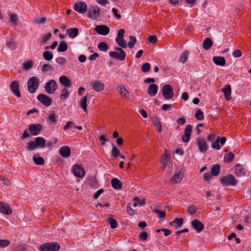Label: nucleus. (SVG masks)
Masks as SVG:
<instances>
[{
  "mask_svg": "<svg viewBox=\"0 0 251 251\" xmlns=\"http://www.w3.org/2000/svg\"><path fill=\"white\" fill-rule=\"evenodd\" d=\"M115 51L109 52V56L121 61L124 60L126 58V53L124 50L119 47L115 48Z\"/></svg>",
  "mask_w": 251,
  "mask_h": 251,
  "instance_id": "1",
  "label": "nucleus"
},
{
  "mask_svg": "<svg viewBox=\"0 0 251 251\" xmlns=\"http://www.w3.org/2000/svg\"><path fill=\"white\" fill-rule=\"evenodd\" d=\"M60 249L57 243H47L41 245L38 248L40 251H57Z\"/></svg>",
  "mask_w": 251,
  "mask_h": 251,
  "instance_id": "2",
  "label": "nucleus"
},
{
  "mask_svg": "<svg viewBox=\"0 0 251 251\" xmlns=\"http://www.w3.org/2000/svg\"><path fill=\"white\" fill-rule=\"evenodd\" d=\"M39 87V79L35 76L30 77L27 82L28 90L30 93H34Z\"/></svg>",
  "mask_w": 251,
  "mask_h": 251,
  "instance_id": "3",
  "label": "nucleus"
},
{
  "mask_svg": "<svg viewBox=\"0 0 251 251\" xmlns=\"http://www.w3.org/2000/svg\"><path fill=\"white\" fill-rule=\"evenodd\" d=\"M72 172L75 176L78 178L82 177L85 175L84 168L78 164H75L72 166Z\"/></svg>",
  "mask_w": 251,
  "mask_h": 251,
  "instance_id": "4",
  "label": "nucleus"
},
{
  "mask_svg": "<svg viewBox=\"0 0 251 251\" xmlns=\"http://www.w3.org/2000/svg\"><path fill=\"white\" fill-rule=\"evenodd\" d=\"M162 92L164 98L167 100L171 99L174 96L173 88L169 84L163 86Z\"/></svg>",
  "mask_w": 251,
  "mask_h": 251,
  "instance_id": "5",
  "label": "nucleus"
},
{
  "mask_svg": "<svg viewBox=\"0 0 251 251\" xmlns=\"http://www.w3.org/2000/svg\"><path fill=\"white\" fill-rule=\"evenodd\" d=\"M125 32V31L124 29H119L118 32L117 37L116 38L117 44L123 48H126L127 47L126 42L123 38Z\"/></svg>",
  "mask_w": 251,
  "mask_h": 251,
  "instance_id": "6",
  "label": "nucleus"
},
{
  "mask_svg": "<svg viewBox=\"0 0 251 251\" xmlns=\"http://www.w3.org/2000/svg\"><path fill=\"white\" fill-rule=\"evenodd\" d=\"M57 86L56 81L53 79L49 80L45 85V89L47 93L53 94L57 89Z\"/></svg>",
  "mask_w": 251,
  "mask_h": 251,
  "instance_id": "7",
  "label": "nucleus"
},
{
  "mask_svg": "<svg viewBox=\"0 0 251 251\" xmlns=\"http://www.w3.org/2000/svg\"><path fill=\"white\" fill-rule=\"evenodd\" d=\"M100 9L98 6H93L89 8L88 12V18L96 20L100 15Z\"/></svg>",
  "mask_w": 251,
  "mask_h": 251,
  "instance_id": "8",
  "label": "nucleus"
},
{
  "mask_svg": "<svg viewBox=\"0 0 251 251\" xmlns=\"http://www.w3.org/2000/svg\"><path fill=\"white\" fill-rule=\"evenodd\" d=\"M74 8L78 13L83 14L87 11V6L84 2L79 1L74 5Z\"/></svg>",
  "mask_w": 251,
  "mask_h": 251,
  "instance_id": "9",
  "label": "nucleus"
},
{
  "mask_svg": "<svg viewBox=\"0 0 251 251\" xmlns=\"http://www.w3.org/2000/svg\"><path fill=\"white\" fill-rule=\"evenodd\" d=\"M221 181L222 184L226 186L229 184L235 186L237 184V181L235 180V177L232 175L225 176L221 179Z\"/></svg>",
  "mask_w": 251,
  "mask_h": 251,
  "instance_id": "10",
  "label": "nucleus"
},
{
  "mask_svg": "<svg viewBox=\"0 0 251 251\" xmlns=\"http://www.w3.org/2000/svg\"><path fill=\"white\" fill-rule=\"evenodd\" d=\"M192 126L191 125H188L186 126L181 137L183 142H188L189 141L192 133Z\"/></svg>",
  "mask_w": 251,
  "mask_h": 251,
  "instance_id": "11",
  "label": "nucleus"
},
{
  "mask_svg": "<svg viewBox=\"0 0 251 251\" xmlns=\"http://www.w3.org/2000/svg\"><path fill=\"white\" fill-rule=\"evenodd\" d=\"M37 100L46 106H50L52 102V100L45 94H39L37 96Z\"/></svg>",
  "mask_w": 251,
  "mask_h": 251,
  "instance_id": "12",
  "label": "nucleus"
},
{
  "mask_svg": "<svg viewBox=\"0 0 251 251\" xmlns=\"http://www.w3.org/2000/svg\"><path fill=\"white\" fill-rule=\"evenodd\" d=\"M92 89L97 92H101L103 90L105 85L100 80H94L91 82Z\"/></svg>",
  "mask_w": 251,
  "mask_h": 251,
  "instance_id": "13",
  "label": "nucleus"
},
{
  "mask_svg": "<svg viewBox=\"0 0 251 251\" xmlns=\"http://www.w3.org/2000/svg\"><path fill=\"white\" fill-rule=\"evenodd\" d=\"M95 31L100 35L105 36L109 33V28L105 25H100L96 26Z\"/></svg>",
  "mask_w": 251,
  "mask_h": 251,
  "instance_id": "14",
  "label": "nucleus"
},
{
  "mask_svg": "<svg viewBox=\"0 0 251 251\" xmlns=\"http://www.w3.org/2000/svg\"><path fill=\"white\" fill-rule=\"evenodd\" d=\"M192 226L198 233H200L204 229L203 224L197 219H194L192 221Z\"/></svg>",
  "mask_w": 251,
  "mask_h": 251,
  "instance_id": "15",
  "label": "nucleus"
},
{
  "mask_svg": "<svg viewBox=\"0 0 251 251\" xmlns=\"http://www.w3.org/2000/svg\"><path fill=\"white\" fill-rule=\"evenodd\" d=\"M42 129V126L40 124H31L29 126V130L31 135L35 136L39 134Z\"/></svg>",
  "mask_w": 251,
  "mask_h": 251,
  "instance_id": "16",
  "label": "nucleus"
},
{
  "mask_svg": "<svg viewBox=\"0 0 251 251\" xmlns=\"http://www.w3.org/2000/svg\"><path fill=\"white\" fill-rule=\"evenodd\" d=\"M196 143L201 152H204L206 151L207 144L203 139L197 138L196 139Z\"/></svg>",
  "mask_w": 251,
  "mask_h": 251,
  "instance_id": "17",
  "label": "nucleus"
},
{
  "mask_svg": "<svg viewBox=\"0 0 251 251\" xmlns=\"http://www.w3.org/2000/svg\"><path fill=\"white\" fill-rule=\"evenodd\" d=\"M170 158L171 154L169 151L167 150H165L161 160V164L163 167V169H164V168L168 165Z\"/></svg>",
  "mask_w": 251,
  "mask_h": 251,
  "instance_id": "18",
  "label": "nucleus"
},
{
  "mask_svg": "<svg viewBox=\"0 0 251 251\" xmlns=\"http://www.w3.org/2000/svg\"><path fill=\"white\" fill-rule=\"evenodd\" d=\"M10 88L16 97L18 98L21 97V94L19 90V83L17 81H12L10 84Z\"/></svg>",
  "mask_w": 251,
  "mask_h": 251,
  "instance_id": "19",
  "label": "nucleus"
},
{
  "mask_svg": "<svg viewBox=\"0 0 251 251\" xmlns=\"http://www.w3.org/2000/svg\"><path fill=\"white\" fill-rule=\"evenodd\" d=\"M138 206L137 202L135 198L133 199L132 202L130 203L127 206V212L129 215H133L136 212V209H132V207L135 208Z\"/></svg>",
  "mask_w": 251,
  "mask_h": 251,
  "instance_id": "20",
  "label": "nucleus"
},
{
  "mask_svg": "<svg viewBox=\"0 0 251 251\" xmlns=\"http://www.w3.org/2000/svg\"><path fill=\"white\" fill-rule=\"evenodd\" d=\"M183 177V173L181 171H179L174 175L170 179V182L172 184L178 183L181 181Z\"/></svg>",
  "mask_w": 251,
  "mask_h": 251,
  "instance_id": "21",
  "label": "nucleus"
},
{
  "mask_svg": "<svg viewBox=\"0 0 251 251\" xmlns=\"http://www.w3.org/2000/svg\"><path fill=\"white\" fill-rule=\"evenodd\" d=\"M0 211L7 215L12 213V210L10 208L9 205L4 202H0Z\"/></svg>",
  "mask_w": 251,
  "mask_h": 251,
  "instance_id": "22",
  "label": "nucleus"
},
{
  "mask_svg": "<svg viewBox=\"0 0 251 251\" xmlns=\"http://www.w3.org/2000/svg\"><path fill=\"white\" fill-rule=\"evenodd\" d=\"M59 153L64 158L68 157L71 155V150L68 146H63L59 149Z\"/></svg>",
  "mask_w": 251,
  "mask_h": 251,
  "instance_id": "23",
  "label": "nucleus"
},
{
  "mask_svg": "<svg viewBox=\"0 0 251 251\" xmlns=\"http://www.w3.org/2000/svg\"><path fill=\"white\" fill-rule=\"evenodd\" d=\"M59 81L61 85L66 87H70L72 84L70 80L66 75H61L60 76Z\"/></svg>",
  "mask_w": 251,
  "mask_h": 251,
  "instance_id": "24",
  "label": "nucleus"
},
{
  "mask_svg": "<svg viewBox=\"0 0 251 251\" xmlns=\"http://www.w3.org/2000/svg\"><path fill=\"white\" fill-rule=\"evenodd\" d=\"M158 91L157 86L155 84H150L148 88V94L149 96L152 97L155 96Z\"/></svg>",
  "mask_w": 251,
  "mask_h": 251,
  "instance_id": "25",
  "label": "nucleus"
},
{
  "mask_svg": "<svg viewBox=\"0 0 251 251\" xmlns=\"http://www.w3.org/2000/svg\"><path fill=\"white\" fill-rule=\"evenodd\" d=\"M117 90L123 97L126 99L129 98V92L126 90L124 85H121L118 86L117 87Z\"/></svg>",
  "mask_w": 251,
  "mask_h": 251,
  "instance_id": "26",
  "label": "nucleus"
},
{
  "mask_svg": "<svg viewBox=\"0 0 251 251\" xmlns=\"http://www.w3.org/2000/svg\"><path fill=\"white\" fill-rule=\"evenodd\" d=\"M222 91L224 93L225 99L227 100H229L231 99V97L230 96L231 93L230 85H226L225 87L222 89Z\"/></svg>",
  "mask_w": 251,
  "mask_h": 251,
  "instance_id": "27",
  "label": "nucleus"
},
{
  "mask_svg": "<svg viewBox=\"0 0 251 251\" xmlns=\"http://www.w3.org/2000/svg\"><path fill=\"white\" fill-rule=\"evenodd\" d=\"M213 61L216 65L221 66H225L226 63L224 57L219 56L213 57Z\"/></svg>",
  "mask_w": 251,
  "mask_h": 251,
  "instance_id": "28",
  "label": "nucleus"
},
{
  "mask_svg": "<svg viewBox=\"0 0 251 251\" xmlns=\"http://www.w3.org/2000/svg\"><path fill=\"white\" fill-rule=\"evenodd\" d=\"M235 172L236 175L238 177H242L246 175L244 168L240 165H237L235 166Z\"/></svg>",
  "mask_w": 251,
  "mask_h": 251,
  "instance_id": "29",
  "label": "nucleus"
},
{
  "mask_svg": "<svg viewBox=\"0 0 251 251\" xmlns=\"http://www.w3.org/2000/svg\"><path fill=\"white\" fill-rule=\"evenodd\" d=\"M67 33L70 38H74L78 35V29L76 27L68 29L67 30Z\"/></svg>",
  "mask_w": 251,
  "mask_h": 251,
  "instance_id": "30",
  "label": "nucleus"
},
{
  "mask_svg": "<svg viewBox=\"0 0 251 251\" xmlns=\"http://www.w3.org/2000/svg\"><path fill=\"white\" fill-rule=\"evenodd\" d=\"M183 222V220L182 218H176L174 221L170 222V225L177 229L181 226Z\"/></svg>",
  "mask_w": 251,
  "mask_h": 251,
  "instance_id": "31",
  "label": "nucleus"
},
{
  "mask_svg": "<svg viewBox=\"0 0 251 251\" xmlns=\"http://www.w3.org/2000/svg\"><path fill=\"white\" fill-rule=\"evenodd\" d=\"M111 182L112 187L115 189H120L122 187V183L118 178L112 179Z\"/></svg>",
  "mask_w": 251,
  "mask_h": 251,
  "instance_id": "32",
  "label": "nucleus"
},
{
  "mask_svg": "<svg viewBox=\"0 0 251 251\" xmlns=\"http://www.w3.org/2000/svg\"><path fill=\"white\" fill-rule=\"evenodd\" d=\"M189 52L187 50L183 51L179 57V61L181 63L184 64L188 60Z\"/></svg>",
  "mask_w": 251,
  "mask_h": 251,
  "instance_id": "33",
  "label": "nucleus"
},
{
  "mask_svg": "<svg viewBox=\"0 0 251 251\" xmlns=\"http://www.w3.org/2000/svg\"><path fill=\"white\" fill-rule=\"evenodd\" d=\"M35 142L37 147H40L41 148H44L45 147L46 141L43 137H38L36 138L35 139Z\"/></svg>",
  "mask_w": 251,
  "mask_h": 251,
  "instance_id": "34",
  "label": "nucleus"
},
{
  "mask_svg": "<svg viewBox=\"0 0 251 251\" xmlns=\"http://www.w3.org/2000/svg\"><path fill=\"white\" fill-rule=\"evenodd\" d=\"M203 48L205 50H209L212 46V41L209 38H206L203 42Z\"/></svg>",
  "mask_w": 251,
  "mask_h": 251,
  "instance_id": "35",
  "label": "nucleus"
},
{
  "mask_svg": "<svg viewBox=\"0 0 251 251\" xmlns=\"http://www.w3.org/2000/svg\"><path fill=\"white\" fill-rule=\"evenodd\" d=\"M6 45L11 50H14L17 48L16 42L11 39H8L6 40Z\"/></svg>",
  "mask_w": 251,
  "mask_h": 251,
  "instance_id": "36",
  "label": "nucleus"
},
{
  "mask_svg": "<svg viewBox=\"0 0 251 251\" xmlns=\"http://www.w3.org/2000/svg\"><path fill=\"white\" fill-rule=\"evenodd\" d=\"M68 49V45L64 41H61L58 47L57 51L59 52H64Z\"/></svg>",
  "mask_w": 251,
  "mask_h": 251,
  "instance_id": "37",
  "label": "nucleus"
},
{
  "mask_svg": "<svg viewBox=\"0 0 251 251\" xmlns=\"http://www.w3.org/2000/svg\"><path fill=\"white\" fill-rule=\"evenodd\" d=\"M33 160L34 162L38 165H42L44 164V159L42 157L37 156L36 155L33 156Z\"/></svg>",
  "mask_w": 251,
  "mask_h": 251,
  "instance_id": "38",
  "label": "nucleus"
},
{
  "mask_svg": "<svg viewBox=\"0 0 251 251\" xmlns=\"http://www.w3.org/2000/svg\"><path fill=\"white\" fill-rule=\"evenodd\" d=\"M87 97L85 96L82 98L80 101V107L86 112H87Z\"/></svg>",
  "mask_w": 251,
  "mask_h": 251,
  "instance_id": "39",
  "label": "nucleus"
},
{
  "mask_svg": "<svg viewBox=\"0 0 251 251\" xmlns=\"http://www.w3.org/2000/svg\"><path fill=\"white\" fill-rule=\"evenodd\" d=\"M43 56L45 60L50 61L53 58V55L50 51L46 50L43 52Z\"/></svg>",
  "mask_w": 251,
  "mask_h": 251,
  "instance_id": "40",
  "label": "nucleus"
},
{
  "mask_svg": "<svg viewBox=\"0 0 251 251\" xmlns=\"http://www.w3.org/2000/svg\"><path fill=\"white\" fill-rule=\"evenodd\" d=\"M69 95L70 93L68 92V89L66 88H64L61 91L60 99L64 101L69 97Z\"/></svg>",
  "mask_w": 251,
  "mask_h": 251,
  "instance_id": "41",
  "label": "nucleus"
},
{
  "mask_svg": "<svg viewBox=\"0 0 251 251\" xmlns=\"http://www.w3.org/2000/svg\"><path fill=\"white\" fill-rule=\"evenodd\" d=\"M234 158V154L231 151L226 154L224 156V160L226 162H231Z\"/></svg>",
  "mask_w": 251,
  "mask_h": 251,
  "instance_id": "42",
  "label": "nucleus"
},
{
  "mask_svg": "<svg viewBox=\"0 0 251 251\" xmlns=\"http://www.w3.org/2000/svg\"><path fill=\"white\" fill-rule=\"evenodd\" d=\"M220 137H218L217 138V139H216V140L213 142L212 146H211L212 148H213V149L216 150H219L221 148V147L219 144L220 143Z\"/></svg>",
  "mask_w": 251,
  "mask_h": 251,
  "instance_id": "43",
  "label": "nucleus"
},
{
  "mask_svg": "<svg viewBox=\"0 0 251 251\" xmlns=\"http://www.w3.org/2000/svg\"><path fill=\"white\" fill-rule=\"evenodd\" d=\"M107 220L111 228L114 229L117 227V222L116 219L112 217H109L108 218Z\"/></svg>",
  "mask_w": 251,
  "mask_h": 251,
  "instance_id": "44",
  "label": "nucleus"
},
{
  "mask_svg": "<svg viewBox=\"0 0 251 251\" xmlns=\"http://www.w3.org/2000/svg\"><path fill=\"white\" fill-rule=\"evenodd\" d=\"M220 167L219 165H215L212 167L211 172L215 176H217L219 174Z\"/></svg>",
  "mask_w": 251,
  "mask_h": 251,
  "instance_id": "45",
  "label": "nucleus"
},
{
  "mask_svg": "<svg viewBox=\"0 0 251 251\" xmlns=\"http://www.w3.org/2000/svg\"><path fill=\"white\" fill-rule=\"evenodd\" d=\"M98 48L99 50L102 51H106L108 50L107 45L104 42H100L98 45Z\"/></svg>",
  "mask_w": 251,
  "mask_h": 251,
  "instance_id": "46",
  "label": "nucleus"
},
{
  "mask_svg": "<svg viewBox=\"0 0 251 251\" xmlns=\"http://www.w3.org/2000/svg\"><path fill=\"white\" fill-rule=\"evenodd\" d=\"M33 66V63L31 61H28L24 62L23 64V68L25 70H27L31 69Z\"/></svg>",
  "mask_w": 251,
  "mask_h": 251,
  "instance_id": "47",
  "label": "nucleus"
},
{
  "mask_svg": "<svg viewBox=\"0 0 251 251\" xmlns=\"http://www.w3.org/2000/svg\"><path fill=\"white\" fill-rule=\"evenodd\" d=\"M153 126L157 128V130L159 132L162 131V126L160 122L156 119L153 120Z\"/></svg>",
  "mask_w": 251,
  "mask_h": 251,
  "instance_id": "48",
  "label": "nucleus"
},
{
  "mask_svg": "<svg viewBox=\"0 0 251 251\" xmlns=\"http://www.w3.org/2000/svg\"><path fill=\"white\" fill-rule=\"evenodd\" d=\"M130 41L128 43V47L130 49H132L134 47V44L136 42V39L135 37L132 36H130L129 37Z\"/></svg>",
  "mask_w": 251,
  "mask_h": 251,
  "instance_id": "49",
  "label": "nucleus"
},
{
  "mask_svg": "<svg viewBox=\"0 0 251 251\" xmlns=\"http://www.w3.org/2000/svg\"><path fill=\"white\" fill-rule=\"evenodd\" d=\"M195 117L198 120H201L203 119V115L200 109L196 110L195 113Z\"/></svg>",
  "mask_w": 251,
  "mask_h": 251,
  "instance_id": "50",
  "label": "nucleus"
},
{
  "mask_svg": "<svg viewBox=\"0 0 251 251\" xmlns=\"http://www.w3.org/2000/svg\"><path fill=\"white\" fill-rule=\"evenodd\" d=\"M151 65L149 63H144L141 67V70L144 73L148 72L150 71Z\"/></svg>",
  "mask_w": 251,
  "mask_h": 251,
  "instance_id": "51",
  "label": "nucleus"
},
{
  "mask_svg": "<svg viewBox=\"0 0 251 251\" xmlns=\"http://www.w3.org/2000/svg\"><path fill=\"white\" fill-rule=\"evenodd\" d=\"M112 146L113 147L111 152L112 156L113 157L118 156L120 153L119 150L113 145V144H112Z\"/></svg>",
  "mask_w": 251,
  "mask_h": 251,
  "instance_id": "52",
  "label": "nucleus"
},
{
  "mask_svg": "<svg viewBox=\"0 0 251 251\" xmlns=\"http://www.w3.org/2000/svg\"><path fill=\"white\" fill-rule=\"evenodd\" d=\"M52 70V66L49 64H45L42 66V70L43 72H49Z\"/></svg>",
  "mask_w": 251,
  "mask_h": 251,
  "instance_id": "53",
  "label": "nucleus"
},
{
  "mask_svg": "<svg viewBox=\"0 0 251 251\" xmlns=\"http://www.w3.org/2000/svg\"><path fill=\"white\" fill-rule=\"evenodd\" d=\"M56 62L60 65H63L67 62L66 59L63 57H58L56 59Z\"/></svg>",
  "mask_w": 251,
  "mask_h": 251,
  "instance_id": "54",
  "label": "nucleus"
},
{
  "mask_svg": "<svg viewBox=\"0 0 251 251\" xmlns=\"http://www.w3.org/2000/svg\"><path fill=\"white\" fill-rule=\"evenodd\" d=\"M37 147V145L35 142H29L27 144V149L29 151H33Z\"/></svg>",
  "mask_w": 251,
  "mask_h": 251,
  "instance_id": "55",
  "label": "nucleus"
},
{
  "mask_svg": "<svg viewBox=\"0 0 251 251\" xmlns=\"http://www.w3.org/2000/svg\"><path fill=\"white\" fill-rule=\"evenodd\" d=\"M52 36L51 33H48L44 36H43L42 39H41V42L43 43H45L48 40H49Z\"/></svg>",
  "mask_w": 251,
  "mask_h": 251,
  "instance_id": "56",
  "label": "nucleus"
},
{
  "mask_svg": "<svg viewBox=\"0 0 251 251\" xmlns=\"http://www.w3.org/2000/svg\"><path fill=\"white\" fill-rule=\"evenodd\" d=\"M10 244L8 240H0V247L3 248L7 247Z\"/></svg>",
  "mask_w": 251,
  "mask_h": 251,
  "instance_id": "57",
  "label": "nucleus"
},
{
  "mask_svg": "<svg viewBox=\"0 0 251 251\" xmlns=\"http://www.w3.org/2000/svg\"><path fill=\"white\" fill-rule=\"evenodd\" d=\"M49 120L50 122H51V123H53V124L56 123V115L54 112H52L49 115Z\"/></svg>",
  "mask_w": 251,
  "mask_h": 251,
  "instance_id": "58",
  "label": "nucleus"
},
{
  "mask_svg": "<svg viewBox=\"0 0 251 251\" xmlns=\"http://www.w3.org/2000/svg\"><path fill=\"white\" fill-rule=\"evenodd\" d=\"M46 18L44 17L42 18H35L34 19V23L37 24H43L45 23Z\"/></svg>",
  "mask_w": 251,
  "mask_h": 251,
  "instance_id": "59",
  "label": "nucleus"
},
{
  "mask_svg": "<svg viewBox=\"0 0 251 251\" xmlns=\"http://www.w3.org/2000/svg\"><path fill=\"white\" fill-rule=\"evenodd\" d=\"M148 236V234L146 231H143L139 234V238L141 240L144 241L147 240Z\"/></svg>",
  "mask_w": 251,
  "mask_h": 251,
  "instance_id": "60",
  "label": "nucleus"
},
{
  "mask_svg": "<svg viewBox=\"0 0 251 251\" xmlns=\"http://www.w3.org/2000/svg\"><path fill=\"white\" fill-rule=\"evenodd\" d=\"M9 20L10 22H11L13 24H16L17 23V18L16 15L15 14H11L10 15Z\"/></svg>",
  "mask_w": 251,
  "mask_h": 251,
  "instance_id": "61",
  "label": "nucleus"
},
{
  "mask_svg": "<svg viewBox=\"0 0 251 251\" xmlns=\"http://www.w3.org/2000/svg\"><path fill=\"white\" fill-rule=\"evenodd\" d=\"M242 53L241 51L238 49L235 50L232 52V55L235 58H238L242 56Z\"/></svg>",
  "mask_w": 251,
  "mask_h": 251,
  "instance_id": "62",
  "label": "nucleus"
},
{
  "mask_svg": "<svg viewBox=\"0 0 251 251\" xmlns=\"http://www.w3.org/2000/svg\"><path fill=\"white\" fill-rule=\"evenodd\" d=\"M99 139L100 141H101V145L102 146H106V142L108 141V139L106 138V137L103 135H101Z\"/></svg>",
  "mask_w": 251,
  "mask_h": 251,
  "instance_id": "63",
  "label": "nucleus"
},
{
  "mask_svg": "<svg viewBox=\"0 0 251 251\" xmlns=\"http://www.w3.org/2000/svg\"><path fill=\"white\" fill-rule=\"evenodd\" d=\"M154 212L158 215L160 218H164L165 216V212L164 211L155 210Z\"/></svg>",
  "mask_w": 251,
  "mask_h": 251,
  "instance_id": "64",
  "label": "nucleus"
}]
</instances>
